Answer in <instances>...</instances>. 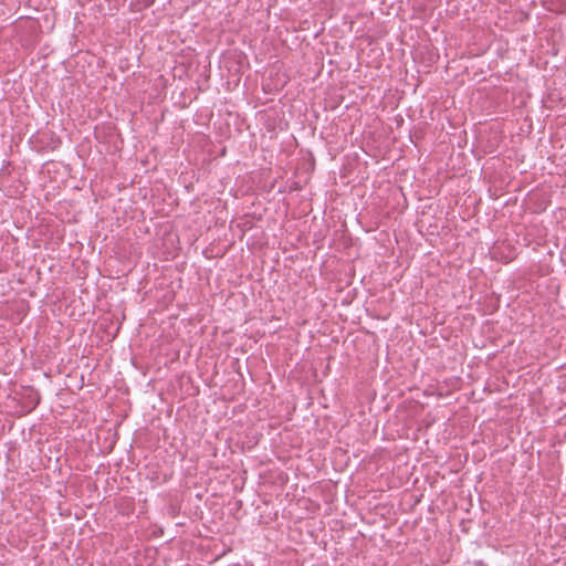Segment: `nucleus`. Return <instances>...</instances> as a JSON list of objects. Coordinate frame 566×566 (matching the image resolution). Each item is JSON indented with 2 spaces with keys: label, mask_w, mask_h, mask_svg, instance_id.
Masks as SVG:
<instances>
[{
  "label": "nucleus",
  "mask_w": 566,
  "mask_h": 566,
  "mask_svg": "<svg viewBox=\"0 0 566 566\" xmlns=\"http://www.w3.org/2000/svg\"><path fill=\"white\" fill-rule=\"evenodd\" d=\"M30 399L33 402L32 408H34L40 402V396L38 392H32V395H30Z\"/></svg>",
  "instance_id": "obj_1"
},
{
  "label": "nucleus",
  "mask_w": 566,
  "mask_h": 566,
  "mask_svg": "<svg viewBox=\"0 0 566 566\" xmlns=\"http://www.w3.org/2000/svg\"><path fill=\"white\" fill-rule=\"evenodd\" d=\"M153 3V0H147L146 6H150Z\"/></svg>",
  "instance_id": "obj_2"
}]
</instances>
